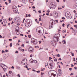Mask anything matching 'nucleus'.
I'll use <instances>...</instances> for the list:
<instances>
[{
  "label": "nucleus",
  "instance_id": "f257e3e1",
  "mask_svg": "<svg viewBox=\"0 0 77 77\" xmlns=\"http://www.w3.org/2000/svg\"><path fill=\"white\" fill-rule=\"evenodd\" d=\"M32 24V21L30 19L26 20L25 22V24L27 27H29Z\"/></svg>",
  "mask_w": 77,
  "mask_h": 77
},
{
  "label": "nucleus",
  "instance_id": "f03ea898",
  "mask_svg": "<svg viewBox=\"0 0 77 77\" xmlns=\"http://www.w3.org/2000/svg\"><path fill=\"white\" fill-rule=\"evenodd\" d=\"M60 36V34H55L54 36L53 37V39L54 41L56 42L59 41V37Z\"/></svg>",
  "mask_w": 77,
  "mask_h": 77
},
{
  "label": "nucleus",
  "instance_id": "7ed1b4c3",
  "mask_svg": "<svg viewBox=\"0 0 77 77\" xmlns=\"http://www.w3.org/2000/svg\"><path fill=\"white\" fill-rule=\"evenodd\" d=\"M49 8L51 9H54L56 8V5L54 2H52L50 4Z\"/></svg>",
  "mask_w": 77,
  "mask_h": 77
},
{
  "label": "nucleus",
  "instance_id": "20e7f679",
  "mask_svg": "<svg viewBox=\"0 0 77 77\" xmlns=\"http://www.w3.org/2000/svg\"><path fill=\"white\" fill-rule=\"evenodd\" d=\"M31 42L32 44H34V45H37L38 44V41H37V40L34 38H32L31 39Z\"/></svg>",
  "mask_w": 77,
  "mask_h": 77
},
{
  "label": "nucleus",
  "instance_id": "39448f33",
  "mask_svg": "<svg viewBox=\"0 0 77 77\" xmlns=\"http://www.w3.org/2000/svg\"><path fill=\"white\" fill-rule=\"evenodd\" d=\"M36 31L37 33H38L39 35H43V32H42V31H41V30H38V28H37L36 29Z\"/></svg>",
  "mask_w": 77,
  "mask_h": 77
},
{
  "label": "nucleus",
  "instance_id": "423d86ee",
  "mask_svg": "<svg viewBox=\"0 0 77 77\" xmlns=\"http://www.w3.org/2000/svg\"><path fill=\"white\" fill-rule=\"evenodd\" d=\"M65 16L66 18L70 20L72 18V17L70 14H69L68 13H66L65 14Z\"/></svg>",
  "mask_w": 77,
  "mask_h": 77
},
{
  "label": "nucleus",
  "instance_id": "0eeeda50",
  "mask_svg": "<svg viewBox=\"0 0 77 77\" xmlns=\"http://www.w3.org/2000/svg\"><path fill=\"white\" fill-rule=\"evenodd\" d=\"M49 65L50 66V69H53V68L54 66H53V60H51L50 61Z\"/></svg>",
  "mask_w": 77,
  "mask_h": 77
},
{
  "label": "nucleus",
  "instance_id": "6e6552de",
  "mask_svg": "<svg viewBox=\"0 0 77 77\" xmlns=\"http://www.w3.org/2000/svg\"><path fill=\"white\" fill-rule=\"evenodd\" d=\"M13 11L14 13V14H16L17 12V8L16 6H14L13 8Z\"/></svg>",
  "mask_w": 77,
  "mask_h": 77
},
{
  "label": "nucleus",
  "instance_id": "1a4fd4ad",
  "mask_svg": "<svg viewBox=\"0 0 77 77\" xmlns=\"http://www.w3.org/2000/svg\"><path fill=\"white\" fill-rule=\"evenodd\" d=\"M21 63L23 65H26L27 63V60L26 59H24L22 61Z\"/></svg>",
  "mask_w": 77,
  "mask_h": 77
},
{
  "label": "nucleus",
  "instance_id": "9d476101",
  "mask_svg": "<svg viewBox=\"0 0 77 77\" xmlns=\"http://www.w3.org/2000/svg\"><path fill=\"white\" fill-rule=\"evenodd\" d=\"M34 49L31 46H30L28 49V51L30 53H32Z\"/></svg>",
  "mask_w": 77,
  "mask_h": 77
},
{
  "label": "nucleus",
  "instance_id": "9b49d317",
  "mask_svg": "<svg viewBox=\"0 0 77 77\" xmlns=\"http://www.w3.org/2000/svg\"><path fill=\"white\" fill-rule=\"evenodd\" d=\"M48 75L49 76H51V77H56V74H54V73H53L50 74V73L49 72L48 73Z\"/></svg>",
  "mask_w": 77,
  "mask_h": 77
},
{
  "label": "nucleus",
  "instance_id": "f8f14e48",
  "mask_svg": "<svg viewBox=\"0 0 77 77\" xmlns=\"http://www.w3.org/2000/svg\"><path fill=\"white\" fill-rule=\"evenodd\" d=\"M53 16L55 18H57V13L56 11H54L53 12Z\"/></svg>",
  "mask_w": 77,
  "mask_h": 77
},
{
  "label": "nucleus",
  "instance_id": "ddd939ff",
  "mask_svg": "<svg viewBox=\"0 0 77 77\" xmlns=\"http://www.w3.org/2000/svg\"><path fill=\"white\" fill-rule=\"evenodd\" d=\"M15 30L16 32H18L19 30V27H17L16 28Z\"/></svg>",
  "mask_w": 77,
  "mask_h": 77
},
{
  "label": "nucleus",
  "instance_id": "4468645a",
  "mask_svg": "<svg viewBox=\"0 0 77 77\" xmlns=\"http://www.w3.org/2000/svg\"><path fill=\"white\" fill-rule=\"evenodd\" d=\"M12 73V71H9L8 72V74L10 76H11V74Z\"/></svg>",
  "mask_w": 77,
  "mask_h": 77
},
{
  "label": "nucleus",
  "instance_id": "2eb2a0df",
  "mask_svg": "<svg viewBox=\"0 0 77 77\" xmlns=\"http://www.w3.org/2000/svg\"><path fill=\"white\" fill-rule=\"evenodd\" d=\"M34 61L32 59V58H31V59L30 60H29V62H30V63H32L33 62V61Z\"/></svg>",
  "mask_w": 77,
  "mask_h": 77
},
{
  "label": "nucleus",
  "instance_id": "dca6fc26",
  "mask_svg": "<svg viewBox=\"0 0 77 77\" xmlns=\"http://www.w3.org/2000/svg\"><path fill=\"white\" fill-rule=\"evenodd\" d=\"M27 2V0H24L23 1V3L25 4H26V3Z\"/></svg>",
  "mask_w": 77,
  "mask_h": 77
},
{
  "label": "nucleus",
  "instance_id": "f3484780",
  "mask_svg": "<svg viewBox=\"0 0 77 77\" xmlns=\"http://www.w3.org/2000/svg\"><path fill=\"white\" fill-rule=\"evenodd\" d=\"M52 25H50H50L49 27V29H51L52 28H53V26Z\"/></svg>",
  "mask_w": 77,
  "mask_h": 77
},
{
  "label": "nucleus",
  "instance_id": "a211bd4d",
  "mask_svg": "<svg viewBox=\"0 0 77 77\" xmlns=\"http://www.w3.org/2000/svg\"><path fill=\"white\" fill-rule=\"evenodd\" d=\"M3 21L5 23H7V22L6 21V19L3 20Z\"/></svg>",
  "mask_w": 77,
  "mask_h": 77
},
{
  "label": "nucleus",
  "instance_id": "6ab92c4d",
  "mask_svg": "<svg viewBox=\"0 0 77 77\" xmlns=\"http://www.w3.org/2000/svg\"><path fill=\"white\" fill-rule=\"evenodd\" d=\"M70 53L72 55V56H74V53H72V52H71Z\"/></svg>",
  "mask_w": 77,
  "mask_h": 77
},
{
  "label": "nucleus",
  "instance_id": "aec40b11",
  "mask_svg": "<svg viewBox=\"0 0 77 77\" xmlns=\"http://www.w3.org/2000/svg\"><path fill=\"white\" fill-rule=\"evenodd\" d=\"M18 49L19 50H20V51H21V50L22 51V49H21V47H19L18 48Z\"/></svg>",
  "mask_w": 77,
  "mask_h": 77
},
{
  "label": "nucleus",
  "instance_id": "412c9836",
  "mask_svg": "<svg viewBox=\"0 0 77 77\" xmlns=\"http://www.w3.org/2000/svg\"><path fill=\"white\" fill-rule=\"evenodd\" d=\"M16 68L17 69H20V67L19 66H17Z\"/></svg>",
  "mask_w": 77,
  "mask_h": 77
},
{
  "label": "nucleus",
  "instance_id": "4be33fe9",
  "mask_svg": "<svg viewBox=\"0 0 77 77\" xmlns=\"http://www.w3.org/2000/svg\"><path fill=\"white\" fill-rule=\"evenodd\" d=\"M63 44H66V42H65V40H63Z\"/></svg>",
  "mask_w": 77,
  "mask_h": 77
},
{
  "label": "nucleus",
  "instance_id": "5701e85b",
  "mask_svg": "<svg viewBox=\"0 0 77 77\" xmlns=\"http://www.w3.org/2000/svg\"><path fill=\"white\" fill-rule=\"evenodd\" d=\"M62 32L63 33H66V31H65V30H63Z\"/></svg>",
  "mask_w": 77,
  "mask_h": 77
},
{
  "label": "nucleus",
  "instance_id": "b1692460",
  "mask_svg": "<svg viewBox=\"0 0 77 77\" xmlns=\"http://www.w3.org/2000/svg\"><path fill=\"white\" fill-rule=\"evenodd\" d=\"M16 33H17V35H19L20 34V32H19L18 31H16Z\"/></svg>",
  "mask_w": 77,
  "mask_h": 77
},
{
  "label": "nucleus",
  "instance_id": "393cba45",
  "mask_svg": "<svg viewBox=\"0 0 77 77\" xmlns=\"http://www.w3.org/2000/svg\"><path fill=\"white\" fill-rule=\"evenodd\" d=\"M59 72V74L60 75H62V72Z\"/></svg>",
  "mask_w": 77,
  "mask_h": 77
},
{
  "label": "nucleus",
  "instance_id": "a878e982",
  "mask_svg": "<svg viewBox=\"0 0 77 77\" xmlns=\"http://www.w3.org/2000/svg\"><path fill=\"white\" fill-rule=\"evenodd\" d=\"M17 77H20V74H18L17 75Z\"/></svg>",
  "mask_w": 77,
  "mask_h": 77
},
{
  "label": "nucleus",
  "instance_id": "bb28decb",
  "mask_svg": "<svg viewBox=\"0 0 77 77\" xmlns=\"http://www.w3.org/2000/svg\"><path fill=\"white\" fill-rule=\"evenodd\" d=\"M51 43L53 46H54V44H53V42H51Z\"/></svg>",
  "mask_w": 77,
  "mask_h": 77
},
{
  "label": "nucleus",
  "instance_id": "cd10ccee",
  "mask_svg": "<svg viewBox=\"0 0 77 77\" xmlns=\"http://www.w3.org/2000/svg\"><path fill=\"white\" fill-rule=\"evenodd\" d=\"M47 12H48V14H49V13L50 12V10L49 9H48L47 11Z\"/></svg>",
  "mask_w": 77,
  "mask_h": 77
},
{
  "label": "nucleus",
  "instance_id": "c85d7f7f",
  "mask_svg": "<svg viewBox=\"0 0 77 77\" xmlns=\"http://www.w3.org/2000/svg\"><path fill=\"white\" fill-rule=\"evenodd\" d=\"M10 47H12V43H11L10 44Z\"/></svg>",
  "mask_w": 77,
  "mask_h": 77
},
{
  "label": "nucleus",
  "instance_id": "c756f323",
  "mask_svg": "<svg viewBox=\"0 0 77 77\" xmlns=\"http://www.w3.org/2000/svg\"><path fill=\"white\" fill-rule=\"evenodd\" d=\"M11 68L12 69H14V66H12Z\"/></svg>",
  "mask_w": 77,
  "mask_h": 77
},
{
  "label": "nucleus",
  "instance_id": "7c9ffc66",
  "mask_svg": "<svg viewBox=\"0 0 77 77\" xmlns=\"http://www.w3.org/2000/svg\"><path fill=\"white\" fill-rule=\"evenodd\" d=\"M58 71L59 72H61V69H58Z\"/></svg>",
  "mask_w": 77,
  "mask_h": 77
},
{
  "label": "nucleus",
  "instance_id": "2f4dec72",
  "mask_svg": "<svg viewBox=\"0 0 77 77\" xmlns=\"http://www.w3.org/2000/svg\"><path fill=\"white\" fill-rule=\"evenodd\" d=\"M21 47H24V44H22V45H21Z\"/></svg>",
  "mask_w": 77,
  "mask_h": 77
},
{
  "label": "nucleus",
  "instance_id": "473e14b6",
  "mask_svg": "<svg viewBox=\"0 0 77 77\" xmlns=\"http://www.w3.org/2000/svg\"><path fill=\"white\" fill-rule=\"evenodd\" d=\"M15 53H18V51H16Z\"/></svg>",
  "mask_w": 77,
  "mask_h": 77
},
{
  "label": "nucleus",
  "instance_id": "72a5a7b5",
  "mask_svg": "<svg viewBox=\"0 0 77 77\" xmlns=\"http://www.w3.org/2000/svg\"><path fill=\"white\" fill-rule=\"evenodd\" d=\"M28 37L29 38H31V35H28Z\"/></svg>",
  "mask_w": 77,
  "mask_h": 77
},
{
  "label": "nucleus",
  "instance_id": "f704fd0d",
  "mask_svg": "<svg viewBox=\"0 0 77 77\" xmlns=\"http://www.w3.org/2000/svg\"><path fill=\"white\" fill-rule=\"evenodd\" d=\"M8 3H11V0H8Z\"/></svg>",
  "mask_w": 77,
  "mask_h": 77
},
{
  "label": "nucleus",
  "instance_id": "c9c22d12",
  "mask_svg": "<svg viewBox=\"0 0 77 77\" xmlns=\"http://www.w3.org/2000/svg\"><path fill=\"white\" fill-rule=\"evenodd\" d=\"M36 72H37V73H39V72H40V70H38V71H36Z\"/></svg>",
  "mask_w": 77,
  "mask_h": 77
},
{
  "label": "nucleus",
  "instance_id": "e433bc0d",
  "mask_svg": "<svg viewBox=\"0 0 77 77\" xmlns=\"http://www.w3.org/2000/svg\"><path fill=\"white\" fill-rule=\"evenodd\" d=\"M34 63H37V61L36 60H35L34 61Z\"/></svg>",
  "mask_w": 77,
  "mask_h": 77
},
{
  "label": "nucleus",
  "instance_id": "4c0bfd02",
  "mask_svg": "<svg viewBox=\"0 0 77 77\" xmlns=\"http://www.w3.org/2000/svg\"><path fill=\"white\" fill-rule=\"evenodd\" d=\"M37 47H38V48H39V47L38 46H35V48H36Z\"/></svg>",
  "mask_w": 77,
  "mask_h": 77
},
{
  "label": "nucleus",
  "instance_id": "58836bf2",
  "mask_svg": "<svg viewBox=\"0 0 77 77\" xmlns=\"http://www.w3.org/2000/svg\"><path fill=\"white\" fill-rule=\"evenodd\" d=\"M38 12H39V14H41V11H39Z\"/></svg>",
  "mask_w": 77,
  "mask_h": 77
},
{
  "label": "nucleus",
  "instance_id": "ea45409f",
  "mask_svg": "<svg viewBox=\"0 0 77 77\" xmlns=\"http://www.w3.org/2000/svg\"><path fill=\"white\" fill-rule=\"evenodd\" d=\"M39 21H42V20L41 19V18H39Z\"/></svg>",
  "mask_w": 77,
  "mask_h": 77
},
{
  "label": "nucleus",
  "instance_id": "a19ab883",
  "mask_svg": "<svg viewBox=\"0 0 77 77\" xmlns=\"http://www.w3.org/2000/svg\"><path fill=\"white\" fill-rule=\"evenodd\" d=\"M54 60L55 62H57V58H55V59H54Z\"/></svg>",
  "mask_w": 77,
  "mask_h": 77
},
{
  "label": "nucleus",
  "instance_id": "79ce46f5",
  "mask_svg": "<svg viewBox=\"0 0 77 77\" xmlns=\"http://www.w3.org/2000/svg\"><path fill=\"white\" fill-rule=\"evenodd\" d=\"M62 20H65V17H62Z\"/></svg>",
  "mask_w": 77,
  "mask_h": 77
},
{
  "label": "nucleus",
  "instance_id": "37998d69",
  "mask_svg": "<svg viewBox=\"0 0 77 77\" xmlns=\"http://www.w3.org/2000/svg\"><path fill=\"white\" fill-rule=\"evenodd\" d=\"M20 35L21 36H23V34H20Z\"/></svg>",
  "mask_w": 77,
  "mask_h": 77
},
{
  "label": "nucleus",
  "instance_id": "c03bdc74",
  "mask_svg": "<svg viewBox=\"0 0 77 77\" xmlns=\"http://www.w3.org/2000/svg\"><path fill=\"white\" fill-rule=\"evenodd\" d=\"M26 17H28V14H26Z\"/></svg>",
  "mask_w": 77,
  "mask_h": 77
},
{
  "label": "nucleus",
  "instance_id": "a18cd8bd",
  "mask_svg": "<svg viewBox=\"0 0 77 77\" xmlns=\"http://www.w3.org/2000/svg\"><path fill=\"white\" fill-rule=\"evenodd\" d=\"M5 4H6V5H8V2H5Z\"/></svg>",
  "mask_w": 77,
  "mask_h": 77
},
{
  "label": "nucleus",
  "instance_id": "49530a36",
  "mask_svg": "<svg viewBox=\"0 0 77 77\" xmlns=\"http://www.w3.org/2000/svg\"><path fill=\"white\" fill-rule=\"evenodd\" d=\"M2 53H5V51L3 50H2Z\"/></svg>",
  "mask_w": 77,
  "mask_h": 77
},
{
  "label": "nucleus",
  "instance_id": "de8ad7c7",
  "mask_svg": "<svg viewBox=\"0 0 77 77\" xmlns=\"http://www.w3.org/2000/svg\"><path fill=\"white\" fill-rule=\"evenodd\" d=\"M69 71H71L72 70V68H69Z\"/></svg>",
  "mask_w": 77,
  "mask_h": 77
},
{
  "label": "nucleus",
  "instance_id": "09e8293b",
  "mask_svg": "<svg viewBox=\"0 0 77 77\" xmlns=\"http://www.w3.org/2000/svg\"><path fill=\"white\" fill-rule=\"evenodd\" d=\"M1 65H3V64L2 63H0V66H1V67H2V66Z\"/></svg>",
  "mask_w": 77,
  "mask_h": 77
},
{
  "label": "nucleus",
  "instance_id": "8fccbe9b",
  "mask_svg": "<svg viewBox=\"0 0 77 77\" xmlns=\"http://www.w3.org/2000/svg\"><path fill=\"white\" fill-rule=\"evenodd\" d=\"M74 75V73H71V74H70V75Z\"/></svg>",
  "mask_w": 77,
  "mask_h": 77
},
{
  "label": "nucleus",
  "instance_id": "3c124183",
  "mask_svg": "<svg viewBox=\"0 0 77 77\" xmlns=\"http://www.w3.org/2000/svg\"><path fill=\"white\" fill-rule=\"evenodd\" d=\"M62 9V8H58V10H59L60 9Z\"/></svg>",
  "mask_w": 77,
  "mask_h": 77
},
{
  "label": "nucleus",
  "instance_id": "603ef678",
  "mask_svg": "<svg viewBox=\"0 0 77 77\" xmlns=\"http://www.w3.org/2000/svg\"><path fill=\"white\" fill-rule=\"evenodd\" d=\"M44 73H42V72H41V75H43V74H44Z\"/></svg>",
  "mask_w": 77,
  "mask_h": 77
},
{
  "label": "nucleus",
  "instance_id": "864d4df0",
  "mask_svg": "<svg viewBox=\"0 0 77 77\" xmlns=\"http://www.w3.org/2000/svg\"><path fill=\"white\" fill-rule=\"evenodd\" d=\"M32 9H35V7L33 6L32 7Z\"/></svg>",
  "mask_w": 77,
  "mask_h": 77
},
{
  "label": "nucleus",
  "instance_id": "5fc2aeb1",
  "mask_svg": "<svg viewBox=\"0 0 77 77\" xmlns=\"http://www.w3.org/2000/svg\"><path fill=\"white\" fill-rule=\"evenodd\" d=\"M6 75L7 77H9V75H8V73H6Z\"/></svg>",
  "mask_w": 77,
  "mask_h": 77
},
{
  "label": "nucleus",
  "instance_id": "6e6d98bb",
  "mask_svg": "<svg viewBox=\"0 0 77 77\" xmlns=\"http://www.w3.org/2000/svg\"><path fill=\"white\" fill-rule=\"evenodd\" d=\"M73 61L74 62H75V58H73Z\"/></svg>",
  "mask_w": 77,
  "mask_h": 77
},
{
  "label": "nucleus",
  "instance_id": "4d7b16f0",
  "mask_svg": "<svg viewBox=\"0 0 77 77\" xmlns=\"http://www.w3.org/2000/svg\"><path fill=\"white\" fill-rule=\"evenodd\" d=\"M76 31H75V32L76 33L77 32V28L76 29Z\"/></svg>",
  "mask_w": 77,
  "mask_h": 77
},
{
  "label": "nucleus",
  "instance_id": "13d9d810",
  "mask_svg": "<svg viewBox=\"0 0 77 77\" xmlns=\"http://www.w3.org/2000/svg\"><path fill=\"white\" fill-rule=\"evenodd\" d=\"M5 52H7V51L8 52H9V51L8 50H6L5 51Z\"/></svg>",
  "mask_w": 77,
  "mask_h": 77
},
{
  "label": "nucleus",
  "instance_id": "bf43d9fd",
  "mask_svg": "<svg viewBox=\"0 0 77 77\" xmlns=\"http://www.w3.org/2000/svg\"><path fill=\"white\" fill-rule=\"evenodd\" d=\"M74 68H75V69H77V67H75Z\"/></svg>",
  "mask_w": 77,
  "mask_h": 77
},
{
  "label": "nucleus",
  "instance_id": "052dcab7",
  "mask_svg": "<svg viewBox=\"0 0 77 77\" xmlns=\"http://www.w3.org/2000/svg\"><path fill=\"white\" fill-rule=\"evenodd\" d=\"M58 60H62V59L61 58H60L58 59Z\"/></svg>",
  "mask_w": 77,
  "mask_h": 77
},
{
  "label": "nucleus",
  "instance_id": "680f3d73",
  "mask_svg": "<svg viewBox=\"0 0 77 77\" xmlns=\"http://www.w3.org/2000/svg\"><path fill=\"white\" fill-rule=\"evenodd\" d=\"M70 29H71L72 30H74V29L72 28V27H70Z\"/></svg>",
  "mask_w": 77,
  "mask_h": 77
},
{
  "label": "nucleus",
  "instance_id": "e2e57ef3",
  "mask_svg": "<svg viewBox=\"0 0 77 77\" xmlns=\"http://www.w3.org/2000/svg\"><path fill=\"white\" fill-rule=\"evenodd\" d=\"M74 27H75L76 28H77V25H75Z\"/></svg>",
  "mask_w": 77,
  "mask_h": 77
},
{
  "label": "nucleus",
  "instance_id": "0e129e2a",
  "mask_svg": "<svg viewBox=\"0 0 77 77\" xmlns=\"http://www.w3.org/2000/svg\"><path fill=\"white\" fill-rule=\"evenodd\" d=\"M51 24L52 26H53V21L52 22Z\"/></svg>",
  "mask_w": 77,
  "mask_h": 77
},
{
  "label": "nucleus",
  "instance_id": "69168bd1",
  "mask_svg": "<svg viewBox=\"0 0 77 77\" xmlns=\"http://www.w3.org/2000/svg\"><path fill=\"white\" fill-rule=\"evenodd\" d=\"M56 2H57L58 3H59V0H56Z\"/></svg>",
  "mask_w": 77,
  "mask_h": 77
},
{
  "label": "nucleus",
  "instance_id": "338daca9",
  "mask_svg": "<svg viewBox=\"0 0 77 77\" xmlns=\"http://www.w3.org/2000/svg\"><path fill=\"white\" fill-rule=\"evenodd\" d=\"M25 67L26 68H28V67H27V65H26L25 66Z\"/></svg>",
  "mask_w": 77,
  "mask_h": 77
},
{
  "label": "nucleus",
  "instance_id": "774afa93",
  "mask_svg": "<svg viewBox=\"0 0 77 77\" xmlns=\"http://www.w3.org/2000/svg\"><path fill=\"white\" fill-rule=\"evenodd\" d=\"M75 23H77V21L76 20L75 21Z\"/></svg>",
  "mask_w": 77,
  "mask_h": 77
}]
</instances>
